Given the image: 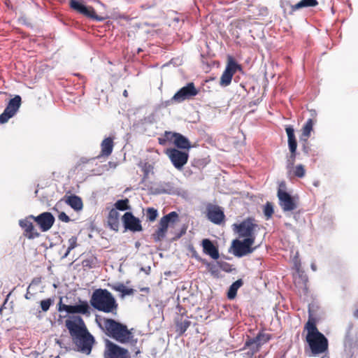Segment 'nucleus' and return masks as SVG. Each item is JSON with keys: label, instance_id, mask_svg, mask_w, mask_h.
Wrapping results in <instances>:
<instances>
[{"label": "nucleus", "instance_id": "1", "mask_svg": "<svg viewBox=\"0 0 358 358\" xmlns=\"http://www.w3.org/2000/svg\"><path fill=\"white\" fill-rule=\"evenodd\" d=\"M66 326L78 350L82 353L90 355L94 339L87 331L83 319L78 317L73 320H66Z\"/></svg>", "mask_w": 358, "mask_h": 358}, {"label": "nucleus", "instance_id": "2", "mask_svg": "<svg viewBox=\"0 0 358 358\" xmlns=\"http://www.w3.org/2000/svg\"><path fill=\"white\" fill-rule=\"evenodd\" d=\"M99 326L105 330L108 336L122 343L130 342L133 338L132 333L127 327L112 319L96 318Z\"/></svg>", "mask_w": 358, "mask_h": 358}, {"label": "nucleus", "instance_id": "3", "mask_svg": "<svg viewBox=\"0 0 358 358\" xmlns=\"http://www.w3.org/2000/svg\"><path fill=\"white\" fill-rule=\"evenodd\" d=\"M90 304L94 308L106 313H116L117 303L113 295L106 289L94 290L90 299Z\"/></svg>", "mask_w": 358, "mask_h": 358}, {"label": "nucleus", "instance_id": "4", "mask_svg": "<svg viewBox=\"0 0 358 358\" xmlns=\"http://www.w3.org/2000/svg\"><path fill=\"white\" fill-rule=\"evenodd\" d=\"M305 329L308 331L306 341L308 343L312 355L316 356L325 352L328 349V340L318 331L315 322L308 320Z\"/></svg>", "mask_w": 358, "mask_h": 358}, {"label": "nucleus", "instance_id": "5", "mask_svg": "<svg viewBox=\"0 0 358 358\" xmlns=\"http://www.w3.org/2000/svg\"><path fill=\"white\" fill-rule=\"evenodd\" d=\"M233 227L240 238L255 240V229L257 227V224L255 222L254 219L248 218L240 224H234Z\"/></svg>", "mask_w": 358, "mask_h": 358}, {"label": "nucleus", "instance_id": "6", "mask_svg": "<svg viewBox=\"0 0 358 358\" xmlns=\"http://www.w3.org/2000/svg\"><path fill=\"white\" fill-rule=\"evenodd\" d=\"M164 152L168 156L173 166L179 171H181L188 162L189 152L187 150L168 148Z\"/></svg>", "mask_w": 358, "mask_h": 358}, {"label": "nucleus", "instance_id": "7", "mask_svg": "<svg viewBox=\"0 0 358 358\" xmlns=\"http://www.w3.org/2000/svg\"><path fill=\"white\" fill-rule=\"evenodd\" d=\"M178 217V214L173 211L161 218L159 229L152 235L156 242L160 241L165 237L168 227L177 221Z\"/></svg>", "mask_w": 358, "mask_h": 358}, {"label": "nucleus", "instance_id": "8", "mask_svg": "<svg viewBox=\"0 0 358 358\" xmlns=\"http://www.w3.org/2000/svg\"><path fill=\"white\" fill-rule=\"evenodd\" d=\"M255 241L252 238H244L243 241L234 240L231 244L232 252L236 257H241L252 253L255 248H252Z\"/></svg>", "mask_w": 358, "mask_h": 358}, {"label": "nucleus", "instance_id": "9", "mask_svg": "<svg viewBox=\"0 0 358 358\" xmlns=\"http://www.w3.org/2000/svg\"><path fill=\"white\" fill-rule=\"evenodd\" d=\"M199 90L196 89L193 83H189L180 89L172 97V100L177 103H181L186 99H190L196 96Z\"/></svg>", "mask_w": 358, "mask_h": 358}, {"label": "nucleus", "instance_id": "10", "mask_svg": "<svg viewBox=\"0 0 358 358\" xmlns=\"http://www.w3.org/2000/svg\"><path fill=\"white\" fill-rule=\"evenodd\" d=\"M21 105V97L16 95L14 98L11 99L7 106L6 107L3 113L0 115V122L3 124L13 117L19 110Z\"/></svg>", "mask_w": 358, "mask_h": 358}, {"label": "nucleus", "instance_id": "11", "mask_svg": "<svg viewBox=\"0 0 358 358\" xmlns=\"http://www.w3.org/2000/svg\"><path fill=\"white\" fill-rule=\"evenodd\" d=\"M90 306L87 301L79 300L78 303L75 305L62 304L59 306V310H65L68 313H79L89 316L91 313Z\"/></svg>", "mask_w": 358, "mask_h": 358}, {"label": "nucleus", "instance_id": "12", "mask_svg": "<svg viewBox=\"0 0 358 358\" xmlns=\"http://www.w3.org/2000/svg\"><path fill=\"white\" fill-rule=\"evenodd\" d=\"M241 69V66L238 65L231 57H230L229 59L226 69L220 78V85L224 87L228 86L231 82L234 74L237 71V70Z\"/></svg>", "mask_w": 358, "mask_h": 358}, {"label": "nucleus", "instance_id": "13", "mask_svg": "<svg viewBox=\"0 0 358 358\" xmlns=\"http://www.w3.org/2000/svg\"><path fill=\"white\" fill-rule=\"evenodd\" d=\"M70 7L77 11L78 13L90 17L91 19H94L98 21L103 20L102 17H99L96 13L95 10L92 7H87L83 5L82 3L79 2L77 0H70L69 2Z\"/></svg>", "mask_w": 358, "mask_h": 358}, {"label": "nucleus", "instance_id": "14", "mask_svg": "<svg viewBox=\"0 0 358 358\" xmlns=\"http://www.w3.org/2000/svg\"><path fill=\"white\" fill-rule=\"evenodd\" d=\"M29 217L35 220L42 231H48L55 222L54 216L48 212L43 213L36 217L30 215Z\"/></svg>", "mask_w": 358, "mask_h": 358}, {"label": "nucleus", "instance_id": "15", "mask_svg": "<svg viewBox=\"0 0 358 358\" xmlns=\"http://www.w3.org/2000/svg\"><path fill=\"white\" fill-rule=\"evenodd\" d=\"M279 204L284 211H292L296 208V203L294 199L286 192L279 189L278 192Z\"/></svg>", "mask_w": 358, "mask_h": 358}, {"label": "nucleus", "instance_id": "16", "mask_svg": "<svg viewBox=\"0 0 358 358\" xmlns=\"http://www.w3.org/2000/svg\"><path fill=\"white\" fill-rule=\"evenodd\" d=\"M122 220L126 229L134 232L142 231L143 229L140 220L136 217L131 213H125Z\"/></svg>", "mask_w": 358, "mask_h": 358}, {"label": "nucleus", "instance_id": "17", "mask_svg": "<svg viewBox=\"0 0 358 358\" xmlns=\"http://www.w3.org/2000/svg\"><path fill=\"white\" fill-rule=\"evenodd\" d=\"M207 217L214 224H220L224 219L222 209L216 205L208 204L206 206Z\"/></svg>", "mask_w": 358, "mask_h": 358}, {"label": "nucleus", "instance_id": "18", "mask_svg": "<svg viewBox=\"0 0 358 358\" xmlns=\"http://www.w3.org/2000/svg\"><path fill=\"white\" fill-rule=\"evenodd\" d=\"M106 358H127L128 351L113 343L106 341Z\"/></svg>", "mask_w": 358, "mask_h": 358}, {"label": "nucleus", "instance_id": "19", "mask_svg": "<svg viewBox=\"0 0 358 358\" xmlns=\"http://www.w3.org/2000/svg\"><path fill=\"white\" fill-rule=\"evenodd\" d=\"M29 216L25 219L20 220L19 224L24 230V235L29 239L38 238L40 234L34 228L33 223L30 221Z\"/></svg>", "mask_w": 358, "mask_h": 358}, {"label": "nucleus", "instance_id": "20", "mask_svg": "<svg viewBox=\"0 0 358 358\" xmlns=\"http://www.w3.org/2000/svg\"><path fill=\"white\" fill-rule=\"evenodd\" d=\"M358 347V338H354L348 333L344 342V355L346 358H352Z\"/></svg>", "mask_w": 358, "mask_h": 358}, {"label": "nucleus", "instance_id": "21", "mask_svg": "<svg viewBox=\"0 0 358 358\" xmlns=\"http://www.w3.org/2000/svg\"><path fill=\"white\" fill-rule=\"evenodd\" d=\"M318 4V2L317 0H301L299 2L294 5H291L288 2L282 3L281 6L284 8V11L286 12V6L289 7V13L290 15H292L294 12H295L296 10L303 8H308V7H315Z\"/></svg>", "mask_w": 358, "mask_h": 358}, {"label": "nucleus", "instance_id": "22", "mask_svg": "<svg viewBox=\"0 0 358 358\" xmlns=\"http://www.w3.org/2000/svg\"><path fill=\"white\" fill-rule=\"evenodd\" d=\"M269 340L268 334H259L253 339H250L245 343V346L250 347L252 354L258 351L259 348Z\"/></svg>", "mask_w": 358, "mask_h": 358}, {"label": "nucleus", "instance_id": "23", "mask_svg": "<svg viewBox=\"0 0 358 358\" xmlns=\"http://www.w3.org/2000/svg\"><path fill=\"white\" fill-rule=\"evenodd\" d=\"M203 252L209 255L213 259H217L220 257L217 248L213 244L209 239L202 241Z\"/></svg>", "mask_w": 358, "mask_h": 358}, {"label": "nucleus", "instance_id": "24", "mask_svg": "<svg viewBox=\"0 0 358 358\" xmlns=\"http://www.w3.org/2000/svg\"><path fill=\"white\" fill-rule=\"evenodd\" d=\"M173 144L176 147V148L180 150L189 151L192 148L191 143L185 136L178 133L174 139Z\"/></svg>", "mask_w": 358, "mask_h": 358}, {"label": "nucleus", "instance_id": "25", "mask_svg": "<svg viewBox=\"0 0 358 358\" xmlns=\"http://www.w3.org/2000/svg\"><path fill=\"white\" fill-rule=\"evenodd\" d=\"M285 130L288 137V146L290 152H296L297 143L294 135V130L291 126H287Z\"/></svg>", "mask_w": 358, "mask_h": 358}, {"label": "nucleus", "instance_id": "26", "mask_svg": "<svg viewBox=\"0 0 358 358\" xmlns=\"http://www.w3.org/2000/svg\"><path fill=\"white\" fill-rule=\"evenodd\" d=\"M66 203L76 211H79L83 208L82 199L76 195H71L66 198Z\"/></svg>", "mask_w": 358, "mask_h": 358}, {"label": "nucleus", "instance_id": "27", "mask_svg": "<svg viewBox=\"0 0 358 358\" xmlns=\"http://www.w3.org/2000/svg\"><path fill=\"white\" fill-rule=\"evenodd\" d=\"M101 155L103 156H108L111 154L113 148V141L111 138H105L101 144Z\"/></svg>", "mask_w": 358, "mask_h": 358}, {"label": "nucleus", "instance_id": "28", "mask_svg": "<svg viewBox=\"0 0 358 358\" xmlns=\"http://www.w3.org/2000/svg\"><path fill=\"white\" fill-rule=\"evenodd\" d=\"M243 282L241 279H238L235 281L232 285L229 287L227 297L229 299H234L237 294L238 289L243 285Z\"/></svg>", "mask_w": 358, "mask_h": 358}, {"label": "nucleus", "instance_id": "29", "mask_svg": "<svg viewBox=\"0 0 358 358\" xmlns=\"http://www.w3.org/2000/svg\"><path fill=\"white\" fill-rule=\"evenodd\" d=\"M118 217L119 213L116 209H112L109 212L108 222L110 227L115 230H117L118 227Z\"/></svg>", "mask_w": 358, "mask_h": 358}, {"label": "nucleus", "instance_id": "30", "mask_svg": "<svg viewBox=\"0 0 358 358\" xmlns=\"http://www.w3.org/2000/svg\"><path fill=\"white\" fill-rule=\"evenodd\" d=\"M174 187L171 182H164L155 189L156 194H173Z\"/></svg>", "mask_w": 358, "mask_h": 358}, {"label": "nucleus", "instance_id": "31", "mask_svg": "<svg viewBox=\"0 0 358 358\" xmlns=\"http://www.w3.org/2000/svg\"><path fill=\"white\" fill-rule=\"evenodd\" d=\"M313 122L312 119H308L302 129V138L306 140L310 136V133L313 130Z\"/></svg>", "mask_w": 358, "mask_h": 358}, {"label": "nucleus", "instance_id": "32", "mask_svg": "<svg viewBox=\"0 0 358 358\" xmlns=\"http://www.w3.org/2000/svg\"><path fill=\"white\" fill-rule=\"evenodd\" d=\"M68 245H68L67 250H66V252L64 253V255L62 256L63 259L66 258L69 256L70 252L78 246V238L75 236H71L68 240Z\"/></svg>", "mask_w": 358, "mask_h": 358}, {"label": "nucleus", "instance_id": "33", "mask_svg": "<svg viewBox=\"0 0 358 358\" xmlns=\"http://www.w3.org/2000/svg\"><path fill=\"white\" fill-rule=\"evenodd\" d=\"M113 288L115 291L121 292L122 294V296L131 295L134 293L133 289L127 287L122 283H118V284L114 285Z\"/></svg>", "mask_w": 358, "mask_h": 358}, {"label": "nucleus", "instance_id": "34", "mask_svg": "<svg viewBox=\"0 0 358 358\" xmlns=\"http://www.w3.org/2000/svg\"><path fill=\"white\" fill-rule=\"evenodd\" d=\"M128 203H129V200L127 199L118 200L115 203V206L116 209H117V210H125L130 208Z\"/></svg>", "mask_w": 358, "mask_h": 358}, {"label": "nucleus", "instance_id": "35", "mask_svg": "<svg viewBox=\"0 0 358 358\" xmlns=\"http://www.w3.org/2000/svg\"><path fill=\"white\" fill-rule=\"evenodd\" d=\"M220 263H207L206 266L208 271L214 276H217L219 273Z\"/></svg>", "mask_w": 358, "mask_h": 358}, {"label": "nucleus", "instance_id": "36", "mask_svg": "<svg viewBox=\"0 0 358 358\" xmlns=\"http://www.w3.org/2000/svg\"><path fill=\"white\" fill-rule=\"evenodd\" d=\"M158 215V213L157 209L154 208H148L146 210V217L147 219L150 221L153 222L156 220L157 217Z\"/></svg>", "mask_w": 358, "mask_h": 358}, {"label": "nucleus", "instance_id": "37", "mask_svg": "<svg viewBox=\"0 0 358 358\" xmlns=\"http://www.w3.org/2000/svg\"><path fill=\"white\" fill-rule=\"evenodd\" d=\"M190 325V322L187 320L177 323V330L180 334L184 333Z\"/></svg>", "mask_w": 358, "mask_h": 358}, {"label": "nucleus", "instance_id": "38", "mask_svg": "<svg viewBox=\"0 0 358 358\" xmlns=\"http://www.w3.org/2000/svg\"><path fill=\"white\" fill-rule=\"evenodd\" d=\"M273 213V205L271 203H266V204L264 207V214L266 217V219L268 220L271 217Z\"/></svg>", "mask_w": 358, "mask_h": 358}, {"label": "nucleus", "instance_id": "39", "mask_svg": "<svg viewBox=\"0 0 358 358\" xmlns=\"http://www.w3.org/2000/svg\"><path fill=\"white\" fill-rule=\"evenodd\" d=\"M294 175L299 178H303L305 176V169L303 165L299 164L296 166Z\"/></svg>", "mask_w": 358, "mask_h": 358}, {"label": "nucleus", "instance_id": "40", "mask_svg": "<svg viewBox=\"0 0 358 358\" xmlns=\"http://www.w3.org/2000/svg\"><path fill=\"white\" fill-rule=\"evenodd\" d=\"M295 158H296V152H291V155H290L289 157L287 159V169L290 170L293 167V165H294V161H295Z\"/></svg>", "mask_w": 358, "mask_h": 358}, {"label": "nucleus", "instance_id": "41", "mask_svg": "<svg viewBox=\"0 0 358 358\" xmlns=\"http://www.w3.org/2000/svg\"><path fill=\"white\" fill-rule=\"evenodd\" d=\"M51 303H52V301L50 299H48L41 301V309L43 310V311L46 312L47 310H48Z\"/></svg>", "mask_w": 358, "mask_h": 358}, {"label": "nucleus", "instance_id": "42", "mask_svg": "<svg viewBox=\"0 0 358 358\" xmlns=\"http://www.w3.org/2000/svg\"><path fill=\"white\" fill-rule=\"evenodd\" d=\"M178 133L176 132H171V131H165L164 133V137L166 138V141H173L176 136V134Z\"/></svg>", "mask_w": 358, "mask_h": 358}, {"label": "nucleus", "instance_id": "43", "mask_svg": "<svg viewBox=\"0 0 358 358\" xmlns=\"http://www.w3.org/2000/svg\"><path fill=\"white\" fill-rule=\"evenodd\" d=\"M58 218L59 220L64 222H69L70 221L69 217L64 212H62L59 214Z\"/></svg>", "mask_w": 358, "mask_h": 358}, {"label": "nucleus", "instance_id": "44", "mask_svg": "<svg viewBox=\"0 0 358 358\" xmlns=\"http://www.w3.org/2000/svg\"><path fill=\"white\" fill-rule=\"evenodd\" d=\"M158 140H159V143L162 145H164L167 142V141L164 136L163 138H159Z\"/></svg>", "mask_w": 358, "mask_h": 358}, {"label": "nucleus", "instance_id": "45", "mask_svg": "<svg viewBox=\"0 0 358 358\" xmlns=\"http://www.w3.org/2000/svg\"><path fill=\"white\" fill-rule=\"evenodd\" d=\"M311 268H312V270H313V271H316V266H315V264L314 263H313V264H311Z\"/></svg>", "mask_w": 358, "mask_h": 358}, {"label": "nucleus", "instance_id": "46", "mask_svg": "<svg viewBox=\"0 0 358 358\" xmlns=\"http://www.w3.org/2000/svg\"><path fill=\"white\" fill-rule=\"evenodd\" d=\"M354 317H356V318H358V309H357L355 312H354Z\"/></svg>", "mask_w": 358, "mask_h": 358}, {"label": "nucleus", "instance_id": "47", "mask_svg": "<svg viewBox=\"0 0 358 358\" xmlns=\"http://www.w3.org/2000/svg\"><path fill=\"white\" fill-rule=\"evenodd\" d=\"M123 95H124V96H127V95H128V92H127V90H124V91L123 92Z\"/></svg>", "mask_w": 358, "mask_h": 358}, {"label": "nucleus", "instance_id": "48", "mask_svg": "<svg viewBox=\"0 0 358 358\" xmlns=\"http://www.w3.org/2000/svg\"><path fill=\"white\" fill-rule=\"evenodd\" d=\"M88 262H89V260H85V261L83 262L84 266H87V263Z\"/></svg>", "mask_w": 358, "mask_h": 358}, {"label": "nucleus", "instance_id": "49", "mask_svg": "<svg viewBox=\"0 0 358 358\" xmlns=\"http://www.w3.org/2000/svg\"><path fill=\"white\" fill-rule=\"evenodd\" d=\"M143 291H148L149 290V288L146 287V288H143L142 289Z\"/></svg>", "mask_w": 358, "mask_h": 358}, {"label": "nucleus", "instance_id": "50", "mask_svg": "<svg viewBox=\"0 0 358 358\" xmlns=\"http://www.w3.org/2000/svg\"><path fill=\"white\" fill-rule=\"evenodd\" d=\"M295 266L297 268V269H299L298 265L296 264H295Z\"/></svg>", "mask_w": 358, "mask_h": 358}, {"label": "nucleus", "instance_id": "51", "mask_svg": "<svg viewBox=\"0 0 358 358\" xmlns=\"http://www.w3.org/2000/svg\"><path fill=\"white\" fill-rule=\"evenodd\" d=\"M25 297H26L27 299H29V295H27H27L25 296Z\"/></svg>", "mask_w": 358, "mask_h": 358}, {"label": "nucleus", "instance_id": "52", "mask_svg": "<svg viewBox=\"0 0 358 358\" xmlns=\"http://www.w3.org/2000/svg\"><path fill=\"white\" fill-rule=\"evenodd\" d=\"M322 358H324V357H322Z\"/></svg>", "mask_w": 358, "mask_h": 358}]
</instances>
